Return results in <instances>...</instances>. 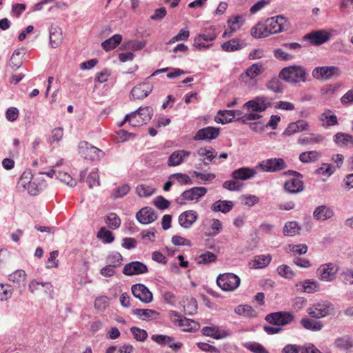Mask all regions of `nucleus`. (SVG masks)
<instances>
[{
  "mask_svg": "<svg viewBox=\"0 0 353 353\" xmlns=\"http://www.w3.org/2000/svg\"><path fill=\"white\" fill-rule=\"evenodd\" d=\"M122 41V36L119 34H116L112 37L106 39L102 43V48L105 51H109L114 49Z\"/></svg>",
  "mask_w": 353,
  "mask_h": 353,
  "instance_id": "ea45409f",
  "label": "nucleus"
},
{
  "mask_svg": "<svg viewBox=\"0 0 353 353\" xmlns=\"http://www.w3.org/2000/svg\"><path fill=\"white\" fill-rule=\"evenodd\" d=\"M322 156V153L316 150L303 152L299 155V160L304 163H314L318 161Z\"/></svg>",
  "mask_w": 353,
  "mask_h": 353,
  "instance_id": "473e14b6",
  "label": "nucleus"
},
{
  "mask_svg": "<svg viewBox=\"0 0 353 353\" xmlns=\"http://www.w3.org/2000/svg\"><path fill=\"white\" fill-rule=\"evenodd\" d=\"M56 176L70 187H74L77 184L76 180L67 172L58 171Z\"/></svg>",
  "mask_w": 353,
  "mask_h": 353,
  "instance_id": "052dcab7",
  "label": "nucleus"
},
{
  "mask_svg": "<svg viewBox=\"0 0 353 353\" xmlns=\"http://www.w3.org/2000/svg\"><path fill=\"white\" fill-rule=\"evenodd\" d=\"M243 346L254 353H268L265 348L258 343L248 342L243 343Z\"/></svg>",
  "mask_w": 353,
  "mask_h": 353,
  "instance_id": "13d9d810",
  "label": "nucleus"
},
{
  "mask_svg": "<svg viewBox=\"0 0 353 353\" xmlns=\"http://www.w3.org/2000/svg\"><path fill=\"white\" fill-rule=\"evenodd\" d=\"M279 77L290 83H298L306 81V72L301 65H290L283 68L280 73Z\"/></svg>",
  "mask_w": 353,
  "mask_h": 353,
  "instance_id": "f03ea898",
  "label": "nucleus"
},
{
  "mask_svg": "<svg viewBox=\"0 0 353 353\" xmlns=\"http://www.w3.org/2000/svg\"><path fill=\"white\" fill-rule=\"evenodd\" d=\"M87 182L88 183L89 187L91 188L94 186H98L100 185L99 175L97 170L92 171L89 174L87 178Z\"/></svg>",
  "mask_w": 353,
  "mask_h": 353,
  "instance_id": "774afa93",
  "label": "nucleus"
},
{
  "mask_svg": "<svg viewBox=\"0 0 353 353\" xmlns=\"http://www.w3.org/2000/svg\"><path fill=\"white\" fill-rule=\"evenodd\" d=\"M245 46L243 42L238 39H233L227 42L223 43L221 45L223 50L226 52H234L238 50H241Z\"/></svg>",
  "mask_w": 353,
  "mask_h": 353,
  "instance_id": "4c0bfd02",
  "label": "nucleus"
},
{
  "mask_svg": "<svg viewBox=\"0 0 353 353\" xmlns=\"http://www.w3.org/2000/svg\"><path fill=\"white\" fill-rule=\"evenodd\" d=\"M339 269V265L336 263H325L318 268L317 274L321 281H332L335 279Z\"/></svg>",
  "mask_w": 353,
  "mask_h": 353,
  "instance_id": "ddd939ff",
  "label": "nucleus"
},
{
  "mask_svg": "<svg viewBox=\"0 0 353 353\" xmlns=\"http://www.w3.org/2000/svg\"><path fill=\"white\" fill-rule=\"evenodd\" d=\"M219 128L208 126L199 130L193 139L194 141L213 140L219 137Z\"/></svg>",
  "mask_w": 353,
  "mask_h": 353,
  "instance_id": "aec40b11",
  "label": "nucleus"
},
{
  "mask_svg": "<svg viewBox=\"0 0 353 353\" xmlns=\"http://www.w3.org/2000/svg\"><path fill=\"white\" fill-rule=\"evenodd\" d=\"M341 74V69L337 66L316 67L312 71V76L318 80H328L337 77Z\"/></svg>",
  "mask_w": 353,
  "mask_h": 353,
  "instance_id": "6e6552de",
  "label": "nucleus"
},
{
  "mask_svg": "<svg viewBox=\"0 0 353 353\" xmlns=\"http://www.w3.org/2000/svg\"><path fill=\"white\" fill-rule=\"evenodd\" d=\"M265 319L276 325H285L294 321V315L288 312H277L268 314Z\"/></svg>",
  "mask_w": 353,
  "mask_h": 353,
  "instance_id": "9b49d317",
  "label": "nucleus"
},
{
  "mask_svg": "<svg viewBox=\"0 0 353 353\" xmlns=\"http://www.w3.org/2000/svg\"><path fill=\"white\" fill-rule=\"evenodd\" d=\"M131 290L132 294L141 302L149 303L152 301V293L143 284H134L132 286Z\"/></svg>",
  "mask_w": 353,
  "mask_h": 353,
  "instance_id": "dca6fc26",
  "label": "nucleus"
},
{
  "mask_svg": "<svg viewBox=\"0 0 353 353\" xmlns=\"http://www.w3.org/2000/svg\"><path fill=\"white\" fill-rule=\"evenodd\" d=\"M267 88L268 90L273 91L276 93H280L282 92V83L280 80L277 78H273L267 83Z\"/></svg>",
  "mask_w": 353,
  "mask_h": 353,
  "instance_id": "e2e57ef3",
  "label": "nucleus"
},
{
  "mask_svg": "<svg viewBox=\"0 0 353 353\" xmlns=\"http://www.w3.org/2000/svg\"><path fill=\"white\" fill-rule=\"evenodd\" d=\"M130 331L134 338L138 341H144L148 337V333L145 330L137 327H132Z\"/></svg>",
  "mask_w": 353,
  "mask_h": 353,
  "instance_id": "680f3d73",
  "label": "nucleus"
},
{
  "mask_svg": "<svg viewBox=\"0 0 353 353\" xmlns=\"http://www.w3.org/2000/svg\"><path fill=\"white\" fill-rule=\"evenodd\" d=\"M306 311L310 316L321 319L332 314L334 311V306L329 301L320 300L311 303Z\"/></svg>",
  "mask_w": 353,
  "mask_h": 353,
  "instance_id": "f257e3e1",
  "label": "nucleus"
},
{
  "mask_svg": "<svg viewBox=\"0 0 353 353\" xmlns=\"http://www.w3.org/2000/svg\"><path fill=\"white\" fill-rule=\"evenodd\" d=\"M170 179H174L181 185L192 184V181L187 174L174 173L170 176Z\"/></svg>",
  "mask_w": 353,
  "mask_h": 353,
  "instance_id": "bf43d9fd",
  "label": "nucleus"
},
{
  "mask_svg": "<svg viewBox=\"0 0 353 353\" xmlns=\"http://www.w3.org/2000/svg\"><path fill=\"white\" fill-rule=\"evenodd\" d=\"M263 71L264 68L261 63H254L248 67L246 70L241 74V79L245 83H250Z\"/></svg>",
  "mask_w": 353,
  "mask_h": 353,
  "instance_id": "6ab92c4d",
  "label": "nucleus"
},
{
  "mask_svg": "<svg viewBox=\"0 0 353 353\" xmlns=\"http://www.w3.org/2000/svg\"><path fill=\"white\" fill-rule=\"evenodd\" d=\"M276 270H277L278 274L281 276L284 277L288 279H292L295 275V273L292 270V268L287 265H279L277 268Z\"/></svg>",
  "mask_w": 353,
  "mask_h": 353,
  "instance_id": "4d7b16f0",
  "label": "nucleus"
},
{
  "mask_svg": "<svg viewBox=\"0 0 353 353\" xmlns=\"http://www.w3.org/2000/svg\"><path fill=\"white\" fill-rule=\"evenodd\" d=\"M256 174V172L254 169L243 167L233 171L232 176L235 180L245 181L254 177Z\"/></svg>",
  "mask_w": 353,
  "mask_h": 353,
  "instance_id": "a878e982",
  "label": "nucleus"
},
{
  "mask_svg": "<svg viewBox=\"0 0 353 353\" xmlns=\"http://www.w3.org/2000/svg\"><path fill=\"white\" fill-rule=\"evenodd\" d=\"M240 278L233 273L219 275L216 279L217 285L224 291H233L240 285Z\"/></svg>",
  "mask_w": 353,
  "mask_h": 353,
  "instance_id": "39448f33",
  "label": "nucleus"
},
{
  "mask_svg": "<svg viewBox=\"0 0 353 353\" xmlns=\"http://www.w3.org/2000/svg\"><path fill=\"white\" fill-rule=\"evenodd\" d=\"M199 218L194 210H187L181 213L178 218L179 225L184 229L190 228Z\"/></svg>",
  "mask_w": 353,
  "mask_h": 353,
  "instance_id": "412c9836",
  "label": "nucleus"
},
{
  "mask_svg": "<svg viewBox=\"0 0 353 353\" xmlns=\"http://www.w3.org/2000/svg\"><path fill=\"white\" fill-rule=\"evenodd\" d=\"M12 287L9 284L0 283V301H7L12 294Z\"/></svg>",
  "mask_w": 353,
  "mask_h": 353,
  "instance_id": "5fc2aeb1",
  "label": "nucleus"
},
{
  "mask_svg": "<svg viewBox=\"0 0 353 353\" xmlns=\"http://www.w3.org/2000/svg\"><path fill=\"white\" fill-rule=\"evenodd\" d=\"M317 347L314 345L300 346L296 345H288L283 349V353H314L317 352Z\"/></svg>",
  "mask_w": 353,
  "mask_h": 353,
  "instance_id": "bb28decb",
  "label": "nucleus"
},
{
  "mask_svg": "<svg viewBox=\"0 0 353 353\" xmlns=\"http://www.w3.org/2000/svg\"><path fill=\"white\" fill-rule=\"evenodd\" d=\"M202 333L205 336H210L215 339H221L228 336V333L225 330H220L217 327H204L202 329Z\"/></svg>",
  "mask_w": 353,
  "mask_h": 353,
  "instance_id": "c756f323",
  "label": "nucleus"
},
{
  "mask_svg": "<svg viewBox=\"0 0 353 353\" xmlns=\"http://www.w3.org/2000/svg\"><path fill=\"white\" fill-rule=\"evenodd\" d=\"M58 255V250H54L50 253V256L46 261L47 268H53L58 267L59 261L57 259Z\"/></svg>",
  "mask_w": 353,
  "mask_h": 353,
  "instance_id": "338daca9",
  "label": "nucleus"
},
{
  "mask_svg": "<svg viewBox=\"0 0 353 353\" xmlns=\"http://www.w3.org/2000/svg\"><path fill=\"white\" fill-rule=\"evenodd\" d=\"M132 312L143 321L156 319L159 316L157 311L151 309H134Z\"/></svg>",
  "mask_w": 353,
  "mask_h": 353,
  "instance_id": "c85d7f7f",
  "label": "nucleus"
},
{
  "mask_svg": "<svg viewBox=\"0 0 353 353\" xmlns=\"http://www.w3.org/2000/svg\"><path fill=\"white\" fill-rule=\"evenodd\" d=\"M97 237L101 239L105 243H110L114 240V236L112 232L104 227L101 228L99 230L97 233Z\"/></svg>",
  "mask_w": 353,
  "mask_h": 353,
  "instance_id": "603ef678",
  "label": "nucleus"
},
{
  "mask_svg": "<svg viewBox=\"0 0 353 353\" xmlns=\"http://www.w3.org/2000/svg\"><path fill=\"white\" fill-rule=\"evenodd\" d=\"M156 189L152 186L145 184H140L137 185L136 192L141 197H148L153 194Z\"/></svg>",
  "mask_w": 353,
  "mask_h": 353,
  "instance_id": "09e8293b",
  "label": "nucleus"
},
{
  "mask_svg": "<svg viewBox=\"0 0 353 353\" xmlns=\"http://www.w3.org/2000/svg\"><path fill=\"white\" fill-rule=\"evenodd\" d=\"M191 152L185 150H178L173 152L169 157L168 160V165L174 167L182 163L185 159L188 157Z\"/></svg>",
  "mask_w": 353,
  "mask_h": 353,
  "instance_id": "5701e85b",
  "label": "nucleus"
},
{
  "mask_svg": "<svg viewBox=\"0 0 353 353\" xmlns=\"http://www.w3.org/2000/svg\"><path fill=\"white\" fill-rule=\"evenodd\" d=\"M216 36L215 29L211 27L208 31L199 34L194 37L193 46L199 50L201 48H208L212 46L211 42L216 39Z\"/></svg>",
  "mask_w": 353,
  "mask_h": 353,
  "instance_id": "9d476101",
  "label": "nucleus"
},
{
  "mask_svg": "<svg viewBox=\"0 0 353 353\" xmlns=\"http://www.w3.org/2000/svg\"><path fill=\"white\" fill-rule=\"evenodd\" d=\"M79 153L85 159L99 161L104 155V152L98 148L92 145L87 141H81L79 145Z\"/></svg>",
  "mask_w": 353,
  "mask_h": 353,
  "instance_id": "423d86ee",
  "label": "nucleus"
},
{
  "mask_svg": "<svg viewBox=\"0 0 353 353\" xmlns=\"http://www.w3.org/2000/svg\"><path fill=\"white\" fill-rule=\"evenodd\" d=\"M301 230V227L296 221H288L283 228V234L285 236H293L297 234Z\"/></svg>",
  "mask_w": 353,
  "mask_h": 353,
  "instance_id": "c03bdc74",
  "label": "nucleus"
},
{
  "mask_svg": "<svg viewBox=\"0 0 353 353\" xmlns=\"http://www.w3.org/2000/svg\"><path fill=\"white\" fill-rule=\"evenodd\" d=\"M330 110H325L320 116V120L322 121V126L328 128L338 124V119L334 114H331Z\"/></svg>",
  "mask_w": 353,
  "mask_h": 353,
  "instance_id": "72a5a7b5",
  "label": "nucleus"
},
{
  "mask_svg": "<svg viewBox=\"0 0 353 353\" xmlns=\"http://www.w3.org/2000/svg\"><path fill=\"white\" fill-rule=\"evenodd\" d=\"M184 312L188 315H194L197 312V301L193 297H186L183 300Z\"/></svg>",
  "mask_w": 353,
  "mask_h": 353,
  "instance_id": "f704fd0d",
  "label": "nucleus"
},
{
  "mask_svg": "<svg viewBox=\"0 0 353 353\" xmlns=\"http://www.w3.org/2000/svg\"><path fill=\"white\" fill-rule=\"evenodd\" d=\"M190 31L187 28L181 29L179 32L173 37L168 43H173L179 41H186L189 38Z\"/></svg>",
  "mask_w": 353,
  "mask_h": 353,
  "instance_id": "69168bd1",
  "label": "nucleus"
},
{
  "mask_svg": "<svg viewBox=\"0 0 353 353\" xmlns=\"http://www.w3.org/2000/svg\"><path fill=\"white\" fill-rule=\"evenodd\" d=\"M216 255L211 252L207 251L196 258V261L199 265H205L216 260Z\"/></svg>",
  "mask_w": 353,
  "mask_h": 353,
  "instance_id": "de8ad7c7",
  "label": "nucleus"
},
{
  "mask_svg": "<svg viewBox=\"0 0 353 353\" xmlns=\"http://www.w3.org/2000/svg\"><path fill=\"white\" fill-rule=\"evenodd\" d=\"M105 223L110 229L115 230L120 227L121 221L117 214L110 213L108 215Z\"/></svg>",
  "mask_w": 353,
  "mask_h": 353,
  "instance_id": "864d4df0",
  "label": "nucleus"
},
{
  "mask_svg": "<svg viewBox=\"0 0 353 353\" xmlns=\"http://www.w3.org/2000/svg\"><path fill=\"white\" fill-rule=\"evenodd\" d=\"M26 279V273L22 270H17L8 276V280L19 288L24 285Z\"/></svg>",
  "mask_w": 353,
  "mask_h": 353,
  "instance_id": "58836bf2",
  "label": "nucleus"
},
{
  "mask_svg": "<svg viewBox=\"0 0 353 353\" xmlns=\"http://www.w3.org/2000/svg\"><path fill=\"white\" fill-rule=\"evenodd\" d=\"M301 325L306 330L316 332L323 327V323L321 321H316L307 317L303 318L300 321Z\"/></svg>",
  "mask_w": 353,
  "mask_h": 353,
  "instance_id": "2f4dec72",
  "label": "nucleus"
},
{
  "mask_svg": "<svg viewBox=\"0 0 353 353\" xmlns=\"http://www.w3.org/2000/svg\"><path fill=\"white\" fill-rule=\"evenodd\" d=\"M233 113L232 110H219L214 120L222 124L230 123L234 119Z\"/></svg>",
  "mask_w": 353,
  "mask_h": 353,
  "instance_id": "a18cd8bd",
  "label": "nucleus"
},
{
  "mask_svg": "<svg viewBox=\"0 0 353 353\" xmlns=\"http://www.w3.org/2000/svg\"><path fill=\"white\" fill-rule=\"evenodd\" d=\"M233 205L232 201L219 200L212 204L211 209L214 212L227 213L232 209Z\"/></svg>",
  "mask_w": 353,
  "mask_h": 353,
  "instance_id": "e433bc0d",
  "label": "nucleus"
},
{
  "mask_svg": "<svg viewBox=\"0 0 353 353\" xmlns=\"http://www.w3.org/2000/svg\"><path fill=\"white\" fill-rule=\"evenodd\" d=\"M243 17L241 16H236L232 19L228 20V23L230 24V31L228 32L227 30L223 34V37H225L227 34L231 36L237 29L241 26Z\"/></svg>",
  "mask_w": 353,
  "mask_h": 353,
  "instance_id": "3c124183",
  "label": "nucleus"
},
{
  "mask_svg": "<svg viewBox=\"0 0 353 353\" xmlns=\"http://www.w3.org/2000/svg\"><path fill=\"white\" fill-rule=\"evenodd\" d=\"M334 345L339 350H347L353 347V341L350 336H344L337 338L334 343Z\"/></svg>",
  "mask_w": 353,
  "mask_h": 353,
  "instance_id": "37998d69",
  "label": "nucleus"
},
{
  "mask_svg": "<svg viewBox=\"0 0 353 353\" xmlns=\"http://www.w3.org/2000/svg\"><path fill=\"white\" fill-rule=\"evenodd\" d=\"M207 191L205 187H193L182 192L176 199V202L181 205H184L189 202H197L207 193Z\"/></svg>",
  "mask_w": 353,
  "mask_h": 353,
  "instance_id": "20e7f679",
  "label": "nucleus"
},
{
  "mask_svg": "<svg viewBox=\"0 0 353 353\" xmlns=\"http://www.w3.org/2000/svg\"><path fill=\"white\" fill-rule=\"evenodd\" d=\"M304 292L307 293H312L318 290L319 284L312 280H305L302 283Z\"/></svg>",
  "mask_w": 353,
  "mask_h": 353,
  "instance_id": "0e129e2a",
  "label": "nucleus"
},
{
  "mask_svg": "<svg viewBox=\"0 0 353 353\" xmlns=\"http://www.w3.org/2000/svg\"><path fill=\"white\" fill-rule=\"evenodd\" d=\"M271 105L272 103L268 100V97L259 96L246 102L244 104V107L254 112H261L271 106Z\"/></svg>",
  "mask_w": 353,
  "mask_h": 353,
  "instance_id": "2eb2a0df",
  "label": "nucleus"
},
{
  "mask_svg": "<svg viewBox=\"0 0 353 353\" xmlns=\"http://www.w3.org/2000/svg\"><path fill=\"white\" fill-rule=\"evenodd\" d=\"M294 177L285 182L284 189L286 192L295 194L301 192L303 190V183L301 180L302 175L298 172L290 170L288 172Z\"/></svg>",
  "mask_w": 353,
  "mask_h": 353,
  "instance_id": "f8f14e48",
  "label": "nucleus"
},
{
  "mask_svg": "<svg viewBox=\"0 0 353 353\" xmlns=\"http://www.w3.org/2000/svg\"><path fill=\"white\" fill-rule=\"evenodd\" d=\"M235 313L244 316H254L255 311L253 308L248 305H238L235 310Z\"/></svg>",
  "mask_w": 353,
  "mask_h": 353,
  "instance_id": "6e6d98bb",
  "label": "nucleus"
},
{
  "mask_svg": "<svg viewBox=\"0 0 353 353\" xmlns=\"http://www.w3.org/2000/svg\"><path fill=\"white\" fill-rule=\"evenodd\" d=\"M52 285L50 283H39L36 281H31L29 284V290L32 293H36L41 291L43 289L45 292L51 290Z\"/></svg>",
  "mask_w": 353,
  "mask_h": 353,
  "instance_id": "79ce46f5",
  "label": "nucleus"
},
{
  "mask_svg": "<svg viewBox=\"0 0 353 353\" xmlns=\"http://www.w3.org/2000/svg\"><path fill=\"white\" fill-rule=\"evenodd\" d=\"M272 261L270 254L257 255L252 260L251 265L255 269L263 268L267 267Z\"/></svg>",
  "mask_w": 353,
  "mask_h": 353,
  "instance_id": "7c9ffc66",
  "label": "nucleus"
},
{
  "mask_svg": "<svg viewBox=\"0 0 353 353\" xmlns=\"http://www.w3.org/2000/svg\"><path fill=\"white\" fill-rule=\"evenodd\" d=\"M152 89L153 85L145 81L134 86L131 90L130 96L134 100L143 99L149 95Z\"/></svg>",
  "mask_w": 353,
  "mask_h": 353,
  "instance_id": "a211bd4d",
  "label": "nucleus"
},
{
  "mask_svg": "<svg viewBox=\"0 0 353 353\" xmlns=\"http://www.w3.org/2000/svg\"><path fill=\"white\" fill-rule=\"evenodd\" d=\"M334 141L339 146L353 145V136L343 132H338L334 137Z\"/></svg>",
  "mask_w": 353,
  "mask_h": 353,
  "instance_id": "a19ab883",
  "label": "nucleus"
},
{
  "mask_svg": "<svg viewBox=\"0 0 353 353\" xmlns=\"http://www.w3.org/2000/svg\"><path fill=\"white\" fill-rule=\"evenodd\" d=\"M334 215L333 210L326 205H321L314 210L313 212L314 217L320 221H325L330 219Z\"/></svg>",
  "mask_w": 353,
  "mask_h": 353,
  "instance_id": "cd10ccee",
  "label": "nucleus"
},
{
  "mask_svg": "<svg viewBox=\"0 0 353 353\" xmlns=\"http://www.w3.org/2000/svg\"><path fill=\"white\" fill-rule=\"evenodd\" d=\"M32 175L31 172H30V171L23 172L17 182V188L21 191L25 190L26 189V187L32 181Z\"/></svg>",
  "mask_w": 353,
  "mask_h": 353,
  "instance_id": "49530a36",
  "label": "nucleus"
},
{
  "mask_svg": "<svg viewBox=\"0 0 353 353\" xmlns=\"http://www.w3.org/2000/svg\"><path fill=\"white\" fill-rule=\"evenodd\" d=\"M179 327L184 331L192 332L198 329L199 324L193 320L183 317L181 323H179Z\"/></svg>",
  "mask_w": 353,
  "mask_h": 353,
  "instance_id": "8fccbe9b",
  "label": "nucleus"
},
{
  "mask_svg": "<svg viewBox=\"0 0 353 353\" xmlns=\"http://www.w3.org/2000/svg\"><path fill=\"white\" fill-rule=\"evenodd\" d=\"M153 114L152 108L145 106L139 108L137 111L125 116V121L132 126H140L149 121Z\"/></svg>",
  "mask_w": 353,
  "mask_h": 353,
  "instance_id": "7ed1b4c3",
  "label": "nucleus"
},
{
  "mask_svg": "<svg viewBox=\"0 0 353 353\" xmlns=\"http://www.w3.org/2000/svg\"><path fill=\"white\" fill-rule=\"evenodd\" d=\"M148 272L147 266L139 261L130 262L126 264L123 269V273L128 276L144 274Z\"/></svg>",
  "mask_w": 353,
  "mask_h": 353,
  "instance_id": "4be33fe9",
  "label": "nucleus"
},
{
  "mask_svg": "<svg viewBox=\"0 0 353 353\" xmlns=\"http://www.w3.org/2000/svg\"><path fill=\"white\" fill-rule=\"evenodd\" d=\"M157 218L158 215L155 210L150 207H144L136 214L137 221L143 225L150 224L155 221Z\"/></svg>",
  "mask_w": 353,
  "mask_h": 353,
  "instance_id": "f3484780",
  "label": "nucleus"
},
{
  "mask_svg": "<svg viewBox=\"0 0 353 353\" xmlns=\"http://www.w3.org/2000/svg\"><path fill=\"white\" fill-rule=\"evenodd\" d=\"M331 38V34L326 30L321 29L313 30L303 37V41H309L310 43L313 46H320Z\"/></svg>",
  "mask_w": 353,
  "mask_h": 353,
  "instance_id": "1a4fd4ad",
  "label": "nucleus"
},
{
  "mask_svg": "<svg viewBox=\"0 0 353 353\" xmlns=\"http://www.w3.org/2000/svg\"><path fill=\"white\" fill-rule=\"evenodd\" d=\"M324 139L320 134H303L299 137L297 142L300 145H315L322 142Z\"/></svg>",
  "mask_w": 353,
  "mask_h": 353,
  "instance_id": "393cba45",
  "label": "nucleus"
},
{
  "mask_svg": "<svg viewBox=\"0 0 353 353\" xmlns=\"http://www.w3.org/2000/svg\"><path fill=\"white\" fill-rule=\"evenodd\" d=\"M259 168L263 171L275 172L287 168L285 161L281 158H271L259 163Z\"/></svg>",
  "mask_w": 353,
  "mask_h": 353,
  "instance_id": "4468645a",
  "label": "nucleus"
},
{
  "mask_svg": "<svg viewBox=\"0 0 353 353\" xmlns=\"http://www.w3.org/2000/svg\"><path fill=\"white\" fill-rule=\"evenodd\" d=\"M196 154L200 157H203L202 161L204 165H208L210 163L212 162L213 159L216 157V152L215 150L211 146L202 147L197 149Z\"/></svg>",
  "mask_w": 353,
  "mask_h": 353,
  "instance_id": "b1692460",
  "label": "nucleus"
},
{
  "mask_svg": "<svg viewBox=\"0 0 353 353\" xmlns=\"http://www.w3.org/2000/svg\"><path fill=\"white\" fill-rule=\"evenodd\" d=\"M250 34L254 38H265L269 36L268 28L265 21L259 22L255 26L252 27Z\"/></svg>",
  "mask_w": 353,
  "mask_h": 353,
  "instance_id": "c9c22d12",
  "label": "nucleus"
},
{
  "mask_svg": "<svg viewBox=\"0 0 353 353\" xmlns=\"http://www.w3.org/2000/svg\"><path fill=\"white\" fill-rule=\"evenodd\" d=\"M269 36L270 34L279 33L288 29L289 22L283 16H276L268 19L265 21Z\"/></svg>",
  "mask_w": 353,
  "mask_h": 353,
  "instance_id": "0eeeda50",
  "label": "nucleus"
}]
</instances>
